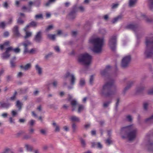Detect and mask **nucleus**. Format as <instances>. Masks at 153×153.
Wrapping results in <instances>:
<instances>
[{
	"label": "nucleus",
	"mask_w": 153,
	"mask_h": 153,
	"mask_svg": "<svg viewBox=\"0 0 153 153\" xmlns=\"http://www.w3.org/2000/svg\"><path fill=\"white\" fill-rule=\"evenodd\" d=\"M147 93L149 95L153 94V86L148 90Z\"/></svg>",
	"instance_id": "72a5a7b5"
},
{
	"label": "nucleus",
	"mask_w": 153,
	"mask_h": 153,
	"mask_svg": "<svg viewBox=\"0 0 153 153\" xmlns=\"http://www.w3.org/2000/svg\"><path fill=\"white\" fill-rule=\"evenodd\" d=\"M133 83L134 82L132 81L129 82L127 86L125 88V90H126L129 89L132 86V85L133 84Z\"/></svg>",
	"instance_id": "cd10ccee"
},
{
	"label": "nucleus",
	"mask_w": 153,
	"mask_h": 153,
	"mask_svg": "<svg viewBox=\"0 0 153 153\" xmlns=\"http://www.w3.org/2000/svg\"><path fill=\"white\" fill-rule=\"evenodd\" d=\"M127 120L129 121H131L132 120V117L130 115H128L126 117Z\"/></svg>",
	"instance_id": "de8ad7c7"
},
{
	"label": "nucleus",
	"mask_w": 153,
	"mask_h": 153,
	"mask_svg": "<svg viewBox=\"0 0 153 153\" xmlns=\"http://www.w3.org/2000/svg\"><path fill=\"white\" fill-rule=\"evenodd\" d=\"M18 27L16 26L13 29V31L14 35L16 36H19L20 35L18 31Z\"/></svg>",
	"instance_id": "ddd939ff"
},
{
	"label": "nucleus",
	"mask_w": 153,
	"mask_h": 153,
	"mask_svg": "<svg viewBox=\"0 0 153 153\" xmlns=\"http://www.w3.org/2000/svg\"><path fill=\"white\" fill-rule=\"evenodd\" d=\"M42 14H39L35 16V18L36 19H38L42 18Z\"/></svg>",
	"instance_id": "ea45409f"
},
{
	"label": "nucleus",
	"mask_w": 153,
	"mask_h": 153,
	"mask_svg": "<svg viewBox=\"0 0 153 153\" xmlns=\"http://www.w3.org/2000/svg\"><path fill=\"white\" fill-rule=\"evenodd\" d=\"M64 79L65 81L70 80V84L71 85H73L76 81V78L74 75L73 74H70L68 72H67L64 76Z\"/></svg>",
	"instance_id": "423d86ee"
},
{
	"label": "nucleus",
	"mask_w": 153,
	"mask_h": 153,
	"mask_svg": "<svg viewBox=\"0 0 153 153\" xmlns=\"http://www.w3.org/2000/svg\"><path fill=\"white\" fill-rule=\"evenodd\" d=\"M55 1V0H49V1L45 4V6H49L52 3L54 2Z\"/></svg>",
	"instance_id": "f704fd0d"
},
{
	"label": "nucleus",
	"mask_w": 153,
	"mask_h": 153,
	"mask_svg": "<svg viewBox=\"0 0 153 153\" xmlns=\"http://www.w3.org/2000/svg\"><path fill=\"white\" fill-rule=\"evenodd\" d=\"M9 42H6L3 45H0V49L1 50H3L6 47L8 46L9 45Z\"/></svg>",
	"instance_id": "a211bd4d"
},
{
	"label": "nucleus",
	"mask_w": 153,
	"mask_h": 153,
	"mask_svg": "<svg viewBox=\"0 0 153 153\" xmlns=\"http://www.w3.org/2000/svg\"><path fill=\"white\" fill-rule=\"evenodd\" d=\"M131 59V57L129 55L124 57L122 60V66L123 67L127 66L130 62Z\"/></svg>",
	"instance_id": "6e6552de"
},
{
	"label": "nucleus",
	"mask_w": 153,
	"mask_h": 153,
	"mask_svg": "<svg viewBox=\"0 0 153 153\" xmlns=\"http://www.w3.org/2000/svg\"><path fill=\"white\" fill-rule=\"evenodd\" d=\"M96 146H97V147L98 148H101L102 147V145L100 144V143H92V146L93 147H95Z\"/></svg>",
	"instance_id": "412c9836"
},
{
	"label": "nucleus",
	"mask_w": 153,
	"mask_h": 153,
	"mask_svg": "<svg viewBox=\"0 0 153 153\" xmlns=\"http://www.w3.org/2000/svg\"><path fill=\"white\" fill-rule=\"evenodd\" d=\"M108 45L112 50H115L116 45V37L115 36H112L110 38Z\"/></svg>",
	"instance_id": "0eeeda50"
},
{
	"label": "nucleus",
	"mask_w": 153,
	"mask_h": 153,
	"mask_svg": "<svg viewBox=\"0 0 153 153\" xmlns=\"http://www.w3.org/2000/svg\"><path fill=\"white\" fill-rule=\"evenodd\" d=\"M24 22L22 20L20 17L17 20V23L19 24H22L24 23Z\"/></svg>",
	"instance_id": "58836bf2"
},
{
	"label": "nucleus",
	"mask_w": 153,
	"mask_h": 153,
	"mask_svg": "<svg viewBox=\"0 0 153 153\" xmlns=\"http://www.w3.org/2000/svg\"><path fill=\"white\" fill-rule=\"evenodd\" d=\"M9 35V33L8 32H5L4 33V35L5 37H7Z\"/></svg>",
	"instance_id": "13d9d810"
},
{
	"label": "nucleus",
	"mask_w": 153,
	"mask_h": 153,
	"mask_svg": "<svg viewBox=\"0 0 153 153\" xmlns=\"http://www.w3.org/2000/svg\"><path fill=\"white\" fill-rule=\"evenodd\" d=\"M37 25V23L36 22H32L30 23V25H29L30 26L31 25L33 27H35Z\"/></svg>",
	"instance_id": "4c0bfd02"
},
{
	"label": "nucleus",
	"mask_w": 153,
	"mask_h": 153,
	"mask_svg": "<svg viewBox=\"0 0 153 153\" xmlns=\"http://www.w3.org/2000/svg\"><path fill=\"white\" fill-rule=\"evenodd\" d=\"M22 44L24 47V50H25L26 49H27V47L30 45L31 44V43L29 41H27L24 42Z\"/></svg>",
	"instance_id": "4be33fe9"
},
{
	"label": "nucleus",
	"mask_w": 153,
	"mask_h": 153,
	"mask_svg": "<svg viewBox=\"0 0 153 153\" xmlns=\"http://www.w3.org/2000/svg\"><path fill=\"white\" fill-rule=\"evenodd\" d=\"M53 54V53L52 52H50L47 54L45 56V58L46 59H48L49 57Z\"/></svg>",
	"instance_id": "c03bdc74"
},
{
	"label": "nucleus",
	"mask_w": 153,
	"mask_h": 153,
	"mask_svg": "<svg viewBox=\"0 0 153 153\" xmlns=\"http://www.w3.org/2000/svg\"><path fill=\"white\" fill-rule=\"evenodd\" d=\"M112 143V141L110 138L107 139L106 140V143L108 145H109Z\"/></svg>",
	"instance_id": "a19ab883"
},
{
	"label": "nucleus",
	"mask_w": 153,
	"mask_h": 153,
	"mask_svg": "<svg viewBox=\"0 0 153 153\" xmlns=\"http://www.w3.org/2000/svg\"><path fill=\"white\" fill-rule=\"evenodd\" d=\"M25 147L28 151H31L33 149V147L27 144H26L25 145Z\"/></svg>",
	"instance_id": "b1692460"
},
{
	"label": "nucleus",
	"mask_w": 153,
	"mask_h": 153,
	"mask_svg": "<svg viewBox=\"0 0 153 153\" xmlns=\"http://www.w3.org/2000/svg\"><path fill=\"white\" fill-rule=\"evenodd\" d=\"M35 69L39 74L41 75L42 74V70L40 66L38 65H36L35 66Z\"/></svg>",
	"instance_id": "2eb2a0df"
},
{
	"label": "nucleus",
	"mask_w": 153,
	"mask_h": 153,
	"mask_svg": "<svg viewBox=\"0 0 153 153\" xmlns=\"http://www.w3.org/2000/svg\"><path fill=\"white\" fill-rule=\"evenodd\" d=\"M56 35L53 34H48V37L50 39L54 40L55 38Z\"/></svg>",
	"instance_id": "2f4dec72"
},
{
	"label": "nucleus",
	"mask_w": 153,
	"mask_h": 153,
	"mask_svg": "<svg viewBox=\"0 0 153 153\" xmlns=\"http://www.w3.org/2000/svg\"><path fill=\"white\" fill-rule=\"evenodd\" d=\"M6 26L5 23L4 22H1L0 23V27L2 28H4Z\"/></svg>",
	"instance_id": "49530a36"
},
{
	"label": "nucleus",
	"mask_w": 153,
	"mask_h": 153,
	"mask_svg": "<svg viewBox=\"0 0 153 153\" xmlns=\"http://www.w3.org/2000/svg\"><path fill=\"white\" fill-rule=\"evenodd\" d=\"M137 130L133 125L123 127L121 129L120 134L122 138H127L129 140H133L136 137Z\"/></svg>",
	"instance_id": "f257e3e1"
},
{
	"label": "nucleus",
	"mask_w": 153,
	"mask_h": 153,
	"mask_svg": "<svg viewBox=\"0 0 153 153\" xmlns=\"http://www.w3.org/2000/svg\"><path fill=\"white\" fill-rule=\"evenodd\" d=\"M9 120L10 122L11 123H14V120L11 117L9 118Z\"/></svg>",
	"instance_id": "3c124183"
},
{
	"label": "nucleus",
	"mask_w": 153,
	"mask_h": 153,
	"mask_svg": "<svg viewBox=\"0 0 153 153\" xmlns=\"http://www.w3.org/2000/svg\"><path fill=\"white\" fill-rule=\"evenodd\" d=\"M113 84V82L110 81L109 82L105 83L103 86L101 92V94L109 90Z\"/></svg>",
	"instance_id": "1a4fd4ad"
},
{
	"label": "nucleus",
	"mask_w": 153,
	"mask_h": 153,
	"mask_svg": "<svg viewBox=\"0 0 153 153\" xmlns=\"http://www.w3.org/2000/svg\"><path fill=\"white\" fill-rule=\"evenodd\" d=\"M78 61L86 65H89L91 63L92 57L90 55L87 53H83L79 55Z\"/></svg>",
	"instance_id": "7ed1b4c3"
},
{
	"label": "nucleus",
	"mask_w": 153,
	"mask_h": 153,
	"mask_svg": "<svg viewBox=\"0 0 153 153\" xmlns=\"http://www.w3.org/2000/svg\"><path fill=\"white\" fill-rule=\"evenodd\" d=\"M13 51L16 53H19L20 51V49L19 48L13 49L12 47H9L7 48L5 52L2 54L1 56L3 59H6L8 58L10 56V52Z\"/></svg>",
	"instance_id": "39448f33"
},
{
	"label": "nucleus",
	"mask_w": 153,
	"mask_h": 153,
	"mask_svg": "<svg viewBox=\"0 0 153 153\" xmlns=\"http://www.w3.org/2000/svg\"><path fill=\"white\" fill-rule=\"evenodd\" d=\"M53 86L55 87L56 86L57 84V82L56 81H54L53 83Z\"/></svg>",
	"instance_id": "69168bd1"
},
{
	"label": "nucleus",
	"mask_w": 153,
	"mask_h": 153,
	"mask_svg": "<svg viewBox=\"0 0 153 153\" xmlns=\"http://www.w3.org/2000/svg\"><path fill=\"white\" fill-rule=\"evenodd\" d=\"M31 64L29 63L27 64L24 66H21V67L22 68H23L25 70H27L30 69L31 68Z\"/></svg>",
	"instance_id": "f3484780"
},
{
	"label": "nucleus",
	"mask_w": 153,
	"mask_h": 153,
	"mask_svg": "<svg viewBox=\"0 0 153 153\" xmlns=\"http://www.w3.org/2000/svg\"><path fill=\"white\" fill-rule=\"evenodd\" d=\"M110 68V66L109 65H108L106 66V69L105 70H102L100 72V74L102 76L105 75L106 73L107 70L109 68Z\"/></svg>",
	"instance_id": "a878e982"
},
{
	"label": "nucleus",
	"mask_w": 153,
	"mask_h": 153,
	"mask_svg": "<svg viewBox=\"0 0 153 153\" xmlns=\"http://www.w3.org/2000/svg\"><path fill=\"white\" fill-rule=\"evenodd\" d=\"M85 83V80L83 78L80 79L79 82V85L81 86L84 85Z\"/></svg>",
	"instance_id": "473e14b6"
},
{
	"label": "nucleus",
	"mask_w": 153,
	"mask_h": 153,
	"mask_svg": "<svg viewBox=\"0 0 153 153\" xmlns=\"http://www.w3.org/2000/svg\"><path fill=\"white\" fill-rule=\"evenodd\" d=\"M147 1L149 7L151 9L153 8V0H147Z\"/></svg>",
	"instance_id": "5701e85b"
},
{
	"label": "nucleus",
	"mask_w": 153,
	"mask_h": 153,
	"mask_svg": "<svg viewBox=\"0 0 153 153\" xmlns=\"http://www.w3.org/2000/svg\"><path fill=\"white\" fill-rule=\"evenodd\" d=\"M72 126L73 132H75L77 129V127L75 123H73Z\"/></svg>",
	"instance_id": "c9c22d12"
},
{
	"label": "nucleus",
	"mask_w": 153,
	"mask_h": 153,
	"mask_svg": "<svg viewBox=\"0 0 153 153\" xmlns=\"http://www.w3.org/2000/svg\"><path fill=\"white\" fill-rule=\"evenodd\" d=\"M70 119L71 121L73 122H78L80 121L79 118L75 116H72L70 117Z\"/></svg>",
	"instance_id": "4468645a"
},
{
	"label": "nucleus",
	"mask_w": 153,
	"mask_h": 153,
	"mask_svg": "<svg viewBox=\"0 0 153 153\" xmlns=\"http://www.w3.org/2000/svg\"><path fill=\"white\" fill-rule=\"evenodd\" d=\"M63 128L64 130L66 131H68L69 130V128L67 126H64L63 127Z\"/></svg>",
	"instance_id": "bf43d9fd"
},
{
	"label": "nucleus",
	"mask_w": 153,
	"mask_h": 153,
	"mask_svg": "<svg viewBox=\"0 0 153 153\" xmlns=\"http://www.w3.org/2000/svg\"><path fill=\"white\" fill-rule=\"evenodd\" d=\"M149 146L152 149V150L153 151V143L149 145Z\"/></svg>",
	"instance_id": "774afa93"
},
{
	"label": "nucleus",
	"mask_w": 153,
	"mask_h": 153,
	"mask_svg": "<svg viewBox=\"0 0 153 153\" xmlns=\"http://www.w3.org/2000/svg\"><path fill=\"white\" fill-rule=\"evenodd\" d=\"M42 32L40 31L37 33L34 37V40L37 43H40L42 41Z\"/></svg>",
	"instance_id": "9d476101"
},
{
	"label": "nucleus",
	"mask_w": 153,
	"mask_h": 153,
	"mask_svg": "<svg viewBox=\"0 0 153 153\" xmlns=\"http://www.w3.org/2000/svg\"><path fill=\"white\" fill-rule=\"evenodd\" d=\"M148 105V104L147 102H145L144 103L143 107H144V108L145 109H147Z\"/></svg>",
	"instance_id": "603ef678"
},
{
	"label": "nucleus",
	"mask_w": 153,
	"mask_h": 153,
	"mask_svg": "<svg viewBox=\"0 0 153 153\" xmlns=\"http://www.w3.org/2000/svg\"><path fill=\"white\" fill-rule=\"evenodd\" d=\"M137 0H129L128 5L130 7H133L136 4Z\"/></svg>",
	"instance_id": "dca6fc26"
},
{
	"label": "nucleus",
	"mask_w": 153,
	"mask_h": 153,
	"mask_svg": "<svg viewBox=\"0 0 153 153\" xmlns=\"http://www.w3.org/2000/svg\"><path fill=\"white\" fill-rule=\"evenodd\" d=\"M153 44V42H152L150 39H147L146 41V49L144 54L148 57H151L153 54L152 49L151 47Z\"/></svg>",
	"instance_id": "20e7f679"
},
{
	"label": "nucleus",
	"mask_w": 153,
	"mask_h": 153,
	"mask_svg": "<svg viewBox=\"0 0 153 153\" xmlns=\"http://www.w3.org/2000/svg\"><path fill=\"white\" fill-rule=\"evenodd\" d=\"M35 123V121L33 120H31L29 122L30 124V125L32 126Z\"/></svg>",
	"instance_id": "864d4df0"
},
{
	"label": "nucleus",
	"mask_w": 153,
	"mask_h": 153,
	"mask_svg": "<svg viewBox=\"0 0 153 153\" xmlns=\"http://www.w3.org/2000/svg\"><path fill=\"white\" fill-rule=\"evenodd\" d=\"M54 50L57 52H59L60 51L59 48L58 46H56L54 48Z\"/></svg>",
	"instance_id": "8fccbe9b"
},
{
	"label": "nucleus",
	"mask_w": 153,
	"mask_h": 153,
	"mask_svg": "<svg viewBox=\"0 0 153 153\" xmlns=\"http://www.w3.org/2000/svg\"><path fill=\"white\" fill-rule=\"evenodd\" d=\"M122 17L121 16H119L116 17L112 21V22L113 23H115L120 20L122 19Z\"/></svg>",
	"instance_id": "6ab92c4d"
},
{
	"label": "nucleus",
	"mask_w": 153,
	"mask_h": 153,
	"mask_svg": "<svg viewBox=\"0 0 153 153\" xmlns=\"http://www.w3.org/2000/svg\"><path fill=\"white\" fill-rule=\"evenodd\" d=\"M153 121V115L150 117L146 119V121Z\"/></svg>",
	"instance_id": "09e8293b"
},
{
	"label": "nucleus",
	"mask_w": 153,
	"mask_h": 153,
	"mask_svg": "<svg viewBox=\"0 0 153 153\" xmlns=\"http://www.w3.org/2000/svg\"><path fill=\"white\" fill-rule=\"evenodd\" d=\"M30 137V136L28 135H26L24 137V138L25 139H27Z\"/></svg>",
	"instance_id": "e2e57ef3"
},
{
	"label": "nucleus",
	"mask_w": 153,
	"mask_h": 153,
	"mask_svg": "<svg viewBox=\"0 0 153 153\" xmlns=\"http://www.w3.org/2000/svg\"><path fill=\"white\" fill-rule=\"evenodd\" d=\"M10 65L12 67H13L15 66V64L12 61H11L10 62Z\"/></svg>",
	"instance_id": "680f3d73"
},
{
	"label": "nucleus",
	"mask_w": 153,
	"mask_h": 153,
	"mask_svg": "<svg viewBox=\"0 0 153 153\" xmlns=\"http://www.w3.org/2000/svg\"><path fill=\"white\" fill-rule=\"evenodd\" d=\"M53 127L55 128V131L59 132L60 130V128L59 126L56 123L54 122L53 123Z\"/></svg>",
	"instance_id": "aec40b11"
},
{
	"label": "nucleus",
	"mask_w": 153,
	"mask_h": 153,
	"mask_svg": "<svg viewBox=\"0 0 153 153\" xmlns=\"http://www.w3.org/2000/svg\"><path fill=\"white\" fill-rule=\"evenodd\" d=\"M94 79V77L92 75L90 76V83L91 84H92L93 82Z\"/></svg>",
	"instance_id": "79ce46f5"
},
{
	"label": "nucleus",
	"mask_w": 153,
	"mask_h": 153,
	"mask_svg": "<svg viewBox=\"0 0 153 153\" xmlns=\"http://www.w3.org/2000/svg\"><path fill=\"white\" fill-rule=\"evenodd\" d=\"M90 126V124L89 123H87L85 125V127L86 128H88Z\"/></svg>",
	"instance_id": "5fc2aeb1"
},
{
	"label": "nucleus",
	"mask_w": 153,
	"mask_h": 153,
	"mask_svg": "<svg viewBox=\"0 0 153 153\" xmlns=\"http://www.w3.org/2000/svg\"><path fill=\"white\" fill-rule=\"evenodd\" d=\"M22 75H23V74L21 72H20L18 74V76L19 77H21V76H22Z\"/></svg>",
	"instance_id": "338daca9"
},
{
	"label": "nucleus",
	"mask_w": 153,
	"mask_h": 153,
	"mask_svg": "<svg viewBox=\"0 0 153 153\" xmlns=\"http://www.w3.org/2000/svg\"><path fill=\"white\" fill-rule=\"evenodd\" d=\"M79 10H80L82 12L84 10V9H85L83 7H82V6L79 7Z\"/></svg>",
	"instance_id": "052dcab7"
},
{
	"label": "nucleus",
	"mask_w": 153,
	"mask_h": 153,
	"mask_svg": "<svg viewBox=\"0 0 153 153\" xmlns=\"http://www.w3.org/2000/svg\"><path fill=\"white\" fill-rule=\"evenodd\" d=\"M76 16V13L74 11L71 12L69 14V16L70 18L73 19Z\"/></svg>",
	"instance_id": "c85d7f7f"
},
{
	"label": "nucleus",
	"mask_w": 153,
	"mask_h": 153,
	"mask_svg": "<svg viewBox=\"0 0 153 153\" xmlns=\"http://www.w3.org/2000/svg\"><path fill=\"white\" fill-rule=\"evenodd\" d=\"M89 42L94 45L91 49L93 51L96 53H99L102 51V47L104 44V40L103 37L91 38L89 39Z\"/></svg>",
	"instance_id": "f03ea898"
},
{
	"label": "nucleus",
	"mask_w": 153,
	"mask_h": 153,
	"mask_svg": "<svg viewBox=\"0 0 153 153\" xmlns=\"http://www.w3.org/2000/svg\"><path fill=\"white\" fill-rule=\"evenodd\" d=\"M35 50L34 49H32L30 51L28 50L27 49H26L25 50H24V53L25 54L27 53H32L35 52Z\"/></svg>",
	"instance_id": "393cba45"
},
{
	"label": "nucleus",
	"mask_w": 153,
	"mask_h": 153,
	"mask_svg": "<svg viewBox=\"0 0 153 153\" xmlns=\"http://www.w3.org/2000/svg\"><path fill=\"white\" fill-rule=\"evenodd\" d=\"M10 104L8 103H2L1 104L0 107L1 108H7L9 107Z\"/></svg>",
	"instance_id": "bb28decb"
},
{
	"label": "nucleus",
	"mask_w": 153,
	"mask_h": 153,
	"mask_svg": "<svg viewBox=\"0 0 153 153\" xmlns=\"http://www.w3.org/2000/svg\"><path fill=\"white\" fill-rule=\"evenodd\" d=\"M85 108L84 106L82 105H79V106L78 112H81L83 111L85 109Z\"/></svg>",
	"instance_id": "7c9ffc66"
},
{
	"label": "nucleus",
	"mask_w": 153,
	"mask_h": 153,
	"mask_svg": "<svg viewBox=\"0 0 153 153\" xmlns=\"http://www.w3.org/2000/svg\"><path fill=\"white\" fill-rule=\"evenodd\" d=\"M81 143L82 145L83 146H84L85 145V140H81Z\"/></svg>",
	"instance_id": "4d7b16f0"
},
{
	"label": "nucleus",
	"mask_w": 153,
	"mask_h": 153,
	"mask_svg": "<svg viewBox=\"0 0 153 153\" xmlns=\"http://www.w3.org/2000/svg\"><path fill=\"white\" fill-rule=\"evenodd\" d=\"M29 27V25H27L24 29V30L25 32V36L24 37L25 39H26L30 37L32 35V32L28 31V29Z\"/></svg>",
	"instance_id": "9b49d317"
},
{
	"label": "nucleus",
	"mask_w": 153,
	"mask_h": 153,
	"mask_svg": "<svg viewBox=\"0 0 153 153\" xmlns=\"http://www.w3.org/2000/svg\"><path fill=\"white\" fill-rule=\"evenodd\" d=\"M7 114L6 113H4L2 114L1 116L4 117H7Z\"/></svg>",
	"instance_id": "0e129e2a"
},
{
	"label": "nucleus",
	"mask_w": 153,
	"mask_h": 153,
	"mask_svg": "<svg viewBox=\"0 0 153 153\" xmlns=\"http://www.w3.org/2000/svg\"><path fill=\"white\" fill-rule=\"evenodd\" d=\"M22 105V103L20 102L19 101H18L16 102V106L19 108V110H20L21 108Z\"/></svg>",
	"instance_id": "c756f323"
},
{
	"label": "nucleus",
	"mask_w": 153,
	"mask_h": 153,
	"mask_svg": "<svg viewBox=\"0 0 153 153\" xmlns=\"http://www.w3.org/2000/svg\"><path fill=\"white\" fill-rule=\"evenodd\" d=\"M69 100H70L71 104L72 110H74L76 108V106L78 105V103L77 101L75 100H71V98L69 99Z\"/></svg>",
	"instance_id": "f8f14e48"
},
{
	"label": "nucleus",
	"mask_w": 153,
	"mask_h": 153,
	"mask_svg": "<svg viewBox=\"0 0 153 153\" xmlns=\"http://www.w3.org/2000/svg\"><path fill=\"white\" fill-rule=\"evenodd\" d=\"M3 6L5 8H7L8 7V4L7 2H5L3 4Z\"/></svg>",
	"instance_id": "6e6d98bb"
},
{
	"label": "nucleus",
	"mask_w": 153,
	"mask_h": 153,
	"mask_svg": "<svg viewBox=\"0 0 153 153\" xmlns=\"http://www.w3.org/2000/svg\"><path fill=\"white\" fill-rule=\"evenodd\" d=\"M11 113L12 115L14 117L17 114L18 112L16 110H13L11 111Z\"/></svg>",
	"instance_id": "e433bc0d"
},
{
	"label": "nucleus",
	"mask_w": 153,
	"mask_h": 153,
	"mask_svg": "<svg viewBox=\"0 0 153 153\" xmlns=\"http://www.w3.org/2000/svg\"><path fill=\"white\" fill-rule=\"evenodd\" d=\"M119 5V4L118 3H115L113 4L112 5V8L113 9H115L118 7Z\"/></svg>",
	"instance_id": "a18cd8bd"
},
{
	"label": "nucleus",
	"mask_w": 153,
	"mask_h": 153,
	"mask_svg": "<svg viewBox=\"0 0 153 153\" xmlns=\"http://www.w3.org/2000/svg\"><path fill=\"white\" fill-rule=\"evenodd\" d=\"M53 28V26L52 25H50L48 26L46 29V30L47 31H48L50 30H52Z\"/></svg>",
	"instance_id": "37998d69"
}]
</instances>
